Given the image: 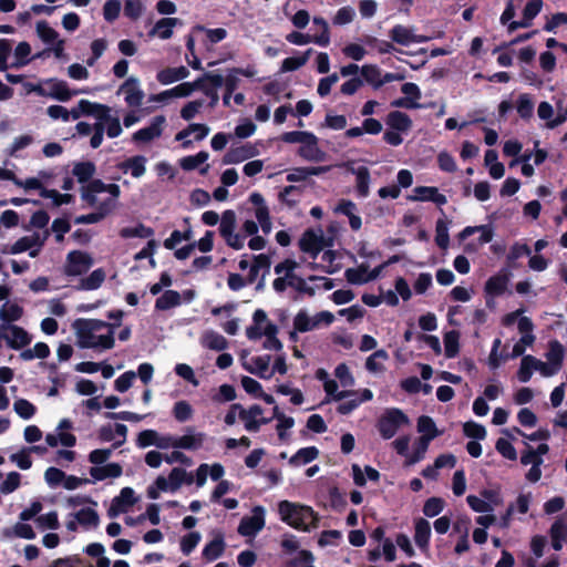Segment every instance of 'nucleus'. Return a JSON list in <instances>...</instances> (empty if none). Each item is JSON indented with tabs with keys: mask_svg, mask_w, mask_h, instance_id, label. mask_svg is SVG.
I'll return each instance as SVG.
<instances>
[{
	"mask_svg": "<svg viewBox=\"0 0 567 567\" xmlns=\"http://www.w3.org/2000/svg\"><path fill=\"white\" fill-rule=\"evenodd\" d=\"M83 115L93 116L96 120L95 133L90 140L92 148H97L102 144L104 132L110 138L117 137L122 133L118 117L111 115V109L107 105L81 100L79 101V109L74 111L73 120H79Z\"/></svg>",
	"mask_w": 567,
	"mask_h": 567,
	"instance_id": "f257e3e1",
	"label": "nucleus"
},
{
	"mask_svg": "<svg viewBox=\"0 0 567 567\" xmlns=\"http://www.w3.org/2000/svg\"><path fill=\"white\" fill-rule=\"evenodd\" d=\"M74 329L82 349L104 351L114 346V326L111 323L97 319H78Z\"/></svg>",
	"mask_w": 567,
	"mask_h": 567,
	"instance_id": "f03ea898",
	"label": "nucleus"
},
{
	"mask_svg": "<svg viewBox=\"0 0 567 567\" xmlns=\"http://www.w3.org/2000/svg\"><path fill=\"white\" fill-rule=\"evenodd\" d=\"M280 520L299 532L309 533L319 525V515L311 506L290 501L278 503Z\"/></svg>",
	"mask_w": 567,
	"mask_h": 567,
	"instance_id": "7ed1b4c3",
	"label": "nucleus"
},
{
	"mask_svg": "<svg viewBox=\"0 0 567 567\" xmlns=\"http://www.w3.org/2000/svg\"><path fill=\"white\" fill-rule=\"evenodd\" d=\"M193 478L181 467H175L171 471L167 477L158 476L154 485L150 486L147 494L150 498L156 499L161 492L174 493L183 485V483L190 484Z\"/></svg>",
	"mask_w": 567,
	"mask_h": 567,
	"instance_id": "20e7f679",
	"label": "nucleus"
},
{
	"mask_svg": "<svg viewBox=\"0 0 567 567\" xmlns=\"http://www.w3.org/2000/svg\"><path fill=\"white\" fill-rule=\"evenodd\" d=\"M334 316L329 311H320L310 316L307 310H300L293 318V331L291 339H296L297 332L312 331L320 326H329L333 322Z\"/></svg>",
	"mask_w": 567,
	"mask_h": 567,
	"instance_id": "39448f33",
	"label": "nucleus"
},
{
	"mask_svg": "<svg viewBox=\"0 0 567 567\" xmlns=\"http://www.w3.org/2000/svg\"><path fill=\"white\" fill-rule=\"evenodd\" d=\"M218 230L228 247L235 250L245 247V235L237 231V218L234 210L227 209L221 214Z\"/></svg>",
	"mask_w": 567,
	"mask_h": 567,
	"instance_id": "423d86ee",
	"label": "nucleus"
},
{
	"mask_svg": "<svg viewBox=\"0 0 567 567\" xmlns=\"http://www.w3.org/2000/svg\"><path fill=\"white\" fill-rule=\"evenodd\" d=\"M338 394H340V396L332 395L330 400L340 402L337 408V411L343 415L350 414L352 411L358 409L363 402H368L373 399V393L369 389H361L358 391L338 390Z\"/></svg>",
	"mask_w": 567,
	"mask_h": 567,
	"instance_id": "0eeeda50",
	"label": "nucleus"
},
{
	"mask_svg": "<svg viewBox=\"0 0 567 567\" xmlns=\"http://www.w3.org/2000/svg\"><path fill=\"white\" fill-rule=\"evenodd\" d=\"M330 246H332V239L327 238L321 228L307 229L299 240L300 249L312 258H317L326 247Z\"/></svg>",
	"mask_w": 567,
	"mask_h": 567,
	"instance_id": "6e6552de",
	"label": "nucleus"
},
{
	"mask_svg": "<svg viewBox=\"0 0 567 567\" xmlns=\"http://www.w3.org/2000/svg\"><path fill=\"white\" fill-rule=\"evenodd\" d=\"M535 372H538L543 378H551L555 375L545 361L532 354L523 355L516 373L518 381L527 383Z\"/></svg>",
	"mask_w": 567,
	"mask_h": 567,
	"instance_id": "1a4fd4ad",
	"label": "nucleus"
},
{
	"mask_svg": "<svg viewBox=\"0 0 567 567\" xmlns=\"http://www.w3.org/2000/svg\"><path fill=\"white\" fill-rule=\"evenodd\" d=\"M103 193L109 194L106 202L107 205H112L120 194V188L116 184H105L100 179H94L82 187V199L93 206L99 203V195Z\"/></svg>",
	"mask_w": 567,
	"mask_h": 567,
	"instance_id": "9d476101",
	"label": "nucleus"
},
{
	"mask_svg": "<svg viewBox=\"0 0 567 567\" xmlns=\"http://www.w3.org/2000/svg\"><path fill=\"white\" fill-rule=\"evenodd\" d=\"M410 423L409 417L399 409H389L378 423L381 436L385 440L393 437L396 432Z\"/></svg>",
	"mask_w": 567,
	"mask_h": 567,
	"instance_id": "9b49d317",
	"label": "nucleus"
},
{
	"mask_svg": "<svg viewBox=\"0 0 567 567\" xmlns=\"http://www.w3.org/2000/svg\"><path fill=\"white\" fill-rule=\"evenodd\" d=\"M266 509L258 505L251 509V516H245L239 523L238 533L245 537H255L266 524Z\"/></svg>",
	"mask_w": 567,
	"mask_h": 567,
	"instance_id": "f8f14e48",
	"label": "nucleus"
},
{
	"mask_svg": "<svg viewBox=\"0 0 567 567\" xmlns=\"http://www.w3.org/2000/svg\"><path fill=\"white\" fill-rule=\"evenodd\" d=\"M383 262L374 269H370V266L365 262L359 265L354 268H349L346 270L344 276L348 282L352 285H363L369 281L377 279L382 270L391 262Z\"/></svg>",
	"mask_w": 567,
	"mask_h": 567,
	"instance_id": "ddd939ff",
	"label": "nucleus"
},
{
	"mask_svg": "<svg viewBox=\"0 0 567 567\" xmlns=\"http://www.w3.org/2000/svg\"><path fill=\"white\" fill-rule=\"evenodd\" d=\"M207 434L197 431L194 426H187L182 435H176L175 450L198 451L204 449Z\"/></svg>",
	"mask_w": 567,
	"mask_h": 567,
	"instance_id": "4468645a",
	"label": "nucleus"
},
{
	"mask_svg": "<svg viewBox=\"0 0 567 567\" xmlns=\"http://www.w3.org/2000/svg\"><path fill=\"white\" fill-rule=\"evenodd\" d=\"M533 330H534V324H533L532 320L528 317L519 318V320H518V331L522 334V337L513 346V350H512V353L509 355L511 358H517V357H522L523 358V355H525L524 353H525L526 349L530 348L534 344L535 340H536V337L533 333Z\"/></svg>",
	"mask_w": 567,
	"mask_h": 567,
	"instance_id": "2eb2a0df",
	"label": "nucleus"
},
{
	"mask_svg": "<svg viewBox=\"0 0 567 567\" xmlns=\"http://www.w3.org/2000/svg\"><path fill=\"white\" fill-rule=\"evenodd\" d=\"M243 368L262 379H270L272 372L270 371L271 357L268 354L249 357L243 353L240 357Z\"/></svg>",
	"mask_w": 567,
	"mask_h": 567,
	"instance_id": "dca6fc26",
	"label": "nucleus"
},
{
	"mask_svg": "<svg viewBox=\"0 0 567 567\" xmlns=\"http://www.w3.org/2000/svg\"><path fill=\"white\" fill-rule=\"evenodd\" d=\"M249 202L254 206L252 215L259 224L261 231L265 235H269L272 229V221L264 196L260 193H251Z\"/></svg>",
	"mask_w": 567,
	"mask_h": 567,
	"instance_id": "f3484780",
	"label": "nucleus"
},
{
	"mask_svg": "<svg viewBox=\"0 0 567 567\" xmlns=\"http://www.w3.org/2000/svg\"><path fill=\"white\" fill-rule=\"evenodd\" d=\"M2 340L13 350H20L31 343V336L23 328L16 324L0 326Z\"/></svg>",
	"mask_w": 567,
	"mask_h": 567,
	"instance_id": "a211bd4d",
	"label": "nucleus"
},
{
	"mask_svg": "<svg viewBox=\"0 0 567 567\" xmlns=\"http://www.w3.org/2000/svg\"><path fill=\"white\" fill-rule=\"evenodd\" d=\"M137 499L138 498L135 496L133 488L123 487L120 494L112 499L111 505L107 508V516L110 518H115L121 514L127 513Z\"/></svg>",
	"mask_w": 567,
	"mask_h": 567,
	"instance_id": "6ab92c4d",
	"label": "nucleus"
},
{
	"mask_svg": "<svg viewBox=\"0 0 567 567\" xmlns=\"http://www.w3.org/2000/svg\"><path fill=\"white\" fill-rule=\"evenodd\" d=\"M93 265L92 257L83 251L74 250L68 254L64 274L66 276H81Z\"/></svg>",
	"mask_w": 567,
	"mask_h": 567,
	"instance_id": "aec40b11",
	"label": "nucleus"
},
{
	"mask_svg": "<svg viewBox=\"0 0 567 567\" xmlns=\"http://www.w3.org/2000/svg\"><path fill=\"white\" fill-rule=\"evenodd\" d=\"M275 327L276 324L268 319L267 313L258 309L252 315V324L246 329V336L249 340H258L268 332H274Z\"/></svg>",
	"mask_w": 567,
	"mask_h": 567,
	"instance_id": "412c9836",
	"label": "nucleus"
},
{
	"mask_svg": "<svg viewBox=\"0 0 567 567\" xmlns=\"http://www.w3.org/2000/svg\"><path fill=\"white\" fill-rule=\"evenodd\" d=\"M410 202H431L437 206H443L447 203L444 194L440 193L437 187L434 186H416L408 196Z\"/></svg>",
	"mask_w": 567,
	"mask_h": 567,
	"instance_id": "4be33fe9",
	"label": "nucleus"
},
{
	"mask_svg": "<svg viewBox=\"0 0 567 567\" xmlns=\"http://www.w3.org/2000/svg\"><path fill=\"white\" fill-rule=\"evenodd\" d=\"M45 85L49 87L48 97L61 102H66L74 95L87 93L85 90H71L65 81L58 79L45 80Z\"/></svg>",
	"mask_w": 567,
	"mask_h": 567,
	"instance_id": "5701e85b",
	"label": "nucleus"
},
{
	"mask_svg": "<svg viewBox=\"0 0 567 567\" xmlns=\"http://www.w3.org/2000/svg\"><path fill=\"white\" fill-rule=\"evenodd\" d=\"M118 95L124 97L125 103L130 107H136L142 104V90L140 81L136 78H128L118 89Z\"/></svg>",
	"mask_w": 567,
	"mask_h": 567,
	"instance_id": "b1692460",
	"label": "nucleus"
},
{
	"mask_svg": "<svg viewBox=\"0 0 567 567\" xmlns=\"http://www.w3.org/2000/svg\"><path fill=\"white\" fill-rule=\"evenodd\" d=\"M262 412L261 406L257 404L251 405L248 409L241 408L240 420L244 422L247 431L257 432L262 424H267L269 422V419L262 417Z\"/></svg>",
	"mask_w": 567,
	"mask_h": 567,
	"instance_id": "393cba45",
	"label": "nucleus"
},
{
	"mask_svg": "<svg viewBox=\"0 0 567 567\" xmlns=\"http://www.w3.org/2000/svg\"><path fill=\"white\" fill-rule=\"evenodd\" d=\"M543 8L542 0H530L526 3L523 10V18L519 21H512L508 24V31L513 32L517 29L529 28L533 20L539 14Z\"/></svg>",
	"mask_w": 567,
	"mask_h": 567,
	"instance_id": "a878e982",
	"label": "nucleus"
},
{
	"mask_svg": "<svg viewBox=\"0 0 567 567\" xmlns=\"http://www.w3.org/2000/svg\"><path fill=\"white\" fill-rule=\"evenodd\" d=\"M259 228V224L254 219H246L241 224L239 233L245 235V239L251 237L247 243L251 250H262L267 245V240L258 235Z\"/></svg>",
	"mask_w": 567,
	"mask_h": 567,
	"instance_id": "bb28decb",
	"label": "nucleus"
},
{
	"mask_svg": "<svg viewBox=\"0 0 567 567\" xmlns=\"http://www.w3.org/2000/svg\"><path fill=\"white\" fill-rule=\"evenodd\" d=\"M259 154L257 146L246 143L244 145L231 147L224 156V164H238L249 158L256 157Z\"/></svg>",
	"mask_w": 567,
	"mask_h": 567,
	"instance_id": "cd10ccee",
	"label": "nucleus"
},
{
	"mask_svg": "<svg viewBox=\"0 0 567 567\" xmlns=\"http://www.w3.org/2000/svg\"><path fill=\"white\" fill-rule=\"evenodd\" d=\"M401 91L405 95V97L393 101V106L405 109L420 107L419 100L421 99L422 94L420 87L415 83H404L401 87Z\"/></svg>",
	"mask_w": 567,
	"mask_h": 567,
	"instance_id": "c85d7f7f",
	"label": "nucleus"
},
{
	"mask_svg": "<svg viewBox=\"0 0 567 567\" xmlns=\"http://www.w3.org/2000/svg\"><path fill=\"white\" fill-rule=\"evenodd\" d=\"M298 154L310 162H321L326 157V153L319 147L318 137L310 133L309 137L300 145Z\"/></svg>",
	"mask_w": 567,
	"mask_h": 567,
	"instance_id": "c756f323",
	"label": "nucleus"
},
{
	"mask_svg": "<svg viewBox=\"0 0 567 567\" xmlns=\"http://www.w3.org/2000/svg\"><path fill=\"white\" fill-rule=\"evenodd\" d=\"M224 78L220 74L205 73L195 81L196 90H200L205 95L217 99V90L223 85Z\"/></svg>",
	"mask_w": 567,
	"mask_h": 567,
	"instance_id": "7c9ffc66",
	"label": "nucleus"
},
{
	"mask_svg": "<svg viewBox=\"0 0 567 567\" xmlns=\"http://www.w3.org/2000/svg\"><path fill=\"white\" fill-rule=\"evenodd\" d=\"M546 363L550 368V370L556 375L560 372L563 364H564V358H565V349L564 346L557 341L551 340L548 343V350L545 353Z\"/></svg>",
	"mask_w": 567,
	"mask_h": 567,
	"instance_id": "2f4dec72",
	"label": "nucleus"
},
{
	"mask_svg": "<svg viewBox=\"0 0 567 567\" xmlns=\"http://www.w3.org/2000/svg\"><path fill=\"white\" fill-rule=\"evenodd\" d=\"M390 38L392 41L401 45H410L412 43H423L427 38L417 35L414 33L412 28H408L401 24L393 27L390 31Z\"/></svg>",
	"mask_w": 567,
	"mask_h": 567,
	"instance_id": "473e14b6",
	"label": "nucleus"
},
{
	"mask_svg": "<svg viewBox=\"0 0 567 567\" xmlns=\"http://www.w3.org/2000/svg\"><path fill=\"white\" fill-rule=\"evenodd\" d=\"M176 435L159 433L154 430H144V446L154 445L161 450H175Z\"/></svg>",
	"mask_w": 567,
	"mask_h": 567,
	"instance_id": "72a5a7b5",
	"label": "nucleus"
},
{
	"mask_svg": "<svg viewBox=\"0 0 567 567\" xmlns=\"http://www.w3.org/2000/svg\"><path fill=\"white\" fill-rule=\"evenodd\" d=\"M551 547L560 550L563 544L567 540V514L559 515L549 528Z\"/></svg>",
	"mask_w": 567,
	"mask_h": 567,
	"instance_id": "f704fd0d",
	"label": "nucleus"
},
{
	"mask_svg": "<svg viewBox=\"0 0 567 567\" xmlns=\"http://www.w3.org/2000/svg\"><path fill=\"white\" fill-rule=\"evenodd\" d=\"M347 168L355 176V188L361 197H367L370 193V172L365 166H354V163H348Z\"/></svg>",
	"mask_w": 567,
	"mask_h": 567,
	"instance_id": "c9c22d12",
	"label": "nucleus"
},
{
	"mask_svg": "<svg viewBox=\"0 0 567 567\" xmlns=\"http://www.w3.org/2000/svg\"><path fill=\"white\" fill-rule=\"evenodd\" d=\"M199 343L202 347L214 351H224L228 348L227 339L214 330L204 331L199 338Z\"/></svg>",
	"mask_w": 567,
	"mask_h": 567,
	"instance_id": "e433bc0d",
	"label": "nucleus"
},
{
	"mask_svg": "<svg viewBox=\"0 0 567 567\" xmlns=\"http://www.w3.org/2000/svg\"><path fill=\"white\" fill-rule=\"evenodd\" d=\"M431 538V525L424 518H417L414 523V542L422 551L429 550Z\"/></svg>",
	"mask_w": 567,
	"mask_h": 567,
	"instance_id": "4c0bfd02",
	"label": "nucleus"
},
{
	"mask_svg": "<svg viewBox=\"0 0 567 567\" xmlns=\"http://www.w3.org/2000/svg\"><path fill=\"white\" fill-rule=\"evenodd\" d=\"M209 127L205 124L194 123L187 128L178 132L175 136L176 141H183V147L187 148L190 145V141L186 140L188 136L194 135L196 141L204 140L209 134Z\"/></svg>",
	"mask_w": 567,
	"mask_h": 567,
	"instance_id": "58836bf2",
	"label": "nucleus"
},
{
	"mask_svg": "<svg viewBox=\"0 0 567 567\" xmlns=\"http://www.w3.org/2000/svg\"><path fill=\"white\" fill-rule=\"evenodd\" d=\"M316 267L323 272L334 274L341 268V260L336 251L331 249L322 250Z\"/></svg>",
	"mask_w": 567,
	"mask_h": 567,
	"instance_id": "ea45409f",
	"label": "nucleus"
},
{
	"mask_svg": "<svg viewBox=\"0 0 567 567\" xmlns=\"http://www.w3.org/2000/svg\"><path fill=\"white\" fill-rule=\"evenodd\" d=\"M177 24H181V20L177 18H162L155 23L148 35L157 37L162 40L169 39Z\"/></svg>",
	"mask_w": 567,
	"mask_h": 567,
	"instance_id": "a19ab883",
	"label": "nucleus"
},
{
	"mask_svg": "<svg viewBox=\"0 0 567 567\" xmlns=\"http://www.w3.org/2000/svg\"><path fill=\"white\" fill-rule=\"evenodd\" d=\"M122 467L117 463H107L105 465H97L90 468L92 482L103 481L105 478H116L121 476Z\"/></svg>",
	"mask_w": 567,
	"mask_h": 567,
	"instance_id": "79ce46f5",
	"label": "nucleus"
},
{
	"mask_svg": "<svg viewBox=\"0 0 567 567\" xmlns=\"http://www.w3.org/2000/svg\"><path fill=\"white\" fill-rule=\"evenodd\" d=\"M416 427L417 432L421 433L420 439L429 443L443 433L436 427L433 419L427 415H422L417 419Z\"/></svg>",
	"mask_w": 567,
	"mask_h": 567,
	"instance_id": "37998d69",
	"label": "nucleus"
},
{
	"mask_svg": "<svg viewBox=\"0 0 567 567\" xmlns=\"http://www.w3.org/2000/svg\"><path fill=\"white\" fill-rule=\"evenodd\" d=\"M508 282L507 274H497L486 281L484 290L489 297H498L506 291Z\"/></svg>",
	"mask_w": 567,
	"mask_h": 567,
	"instance_id": "c03bdc74",
	"label": "nucleus"
},
{
	"mask_svg": "<svg viewBox=\"0 0 567 567\" xmlns=\"http://www.w3.org/2000/svg\"><path fill=\"white\" fill-rule=\"evenodd\" d=\"M189 71L185 66H178V68H167L164 70H161L156 78L159 83L164 85L172 84L174 82L184 80L188 76Z\"/></svg>",
	"mask_w": 567,
	"mask_h": 567,
	"instance_id": "a18cd8bd",
	"label": "nucleus"
},
{
	"mask_svg": "<svg viewBox=\"0 0 567 567\" xmlns=\"http://www.w3.org/2000/svg\"><path fill=\"white\" fill-rule=\"evenodd\" d=\"M272 417L277 420L276 430L279 439L286 441L288 439V430L295 425V420L284 414L277 405L272 409Z\"/></svg>",
	"mask_w": 567,
	"mask_h": 567,
	"instance_id": "49530a36",
	"label": "nucleus"
},
{
	"mask_svg": "<svg viewBox=\"0 0 567 567\" xmlns=\"http://www.w3.org/2000/svg\"><path fill=\"white\" fill-rule=\"evenodd\" d=\"M106 277L105 271L102 268L93 270L87 277L82 278L76 286L78 290H95L101 287Z\"/></svg>",
	"mask_w": 567,
	"mask_h": 567,
	"instance_id": "de8ad7c7",
	"label": "nucleus"
},
{
	"mask_svg": "<svg viewBox=\"0 0 567 567\" xmlns=\"http://www.w3.org/2000/svg\"><path fill=\"white\" fill-rule=\"evenodd\" d=\"M225 550V542L224 537L220 533L216 534L213 540L207 543L203 549V557L208 560L213 561L216 560L218 557L221 556V554Z\"/></svg>",
	"mask_w": 567,
	"mask_h": 567,
	"instance_id": "09e8293b",
	"label": "nucleus"
},
{
	"mask_svg": "<svg viewBox=\"0 0 567 567\" xmlns=\"http://www.w3.org/2000/svg\"><path fill=\"white\" fill-rule=\"evenodd\" d=\"M516 111L520 118L529 121L534 114L535 102L530 94L522 93L515 103Z\"/></svg>",
	"mask_w": 567,
	"mask_h": 567,
	"instance_id": "8fccbe9b",
	"label": "nucleus"
},
{
	"mask_svg": "<svg viewBox=\"0 0 567 567\" xmlns=\"http://www.w3.org/2000/svg\"><path fill=\"white\" fill-rule=\"evenodd\" d=\"M75 518L78 519L80 526L84 529L96 528L100 523L99 514L95 509L91 507L81 508L76 513H74Z\"/></svg>",
	"mask_w": 567,
	"mask_h": 567,
	"instance_id": "3c124183",
	"label": "nucleus"
},
{
	"mask_svg": "<svg viewBox=\"0 0 567 567\" xmlns=\"http://www.w3.org/2000/svg\"><path fill=\"white\" fill-rule=\"evenodd\" d=\"M166 126V117L164 115L154 116L150 124L144 127V142L158 138Z\"/></svg>",
	"mask_w": 567,
	"mask_h": 567,
	"instance_id": "603ef678",
	"label": "nucleus"
},
{
	"mask_svg": "<svg viewBox=\"0 0 567 567\" xmlns=\"http://www.w3.org/2000/svg\"><path fill=\"white\" fill-rule=\"evenodd\" d=\"M73 423L69 419H63L60 421L59 425L55 429L58 433L59 444L65 447H72L76 443V437L66 431L71 430Z\"/></svg>",
	"mask_w": 567,
	"mask_h": 567,
	"instance_id": "864d4df0",
	"label": "nucleus"
},
{
	"mask_svg": "<svg viewBox=\"0 0 567 567\" xmlns=\"http://www.w3.org/2000/svg\"><path fill=\"white\" fill-rule=\"evenodd\" d=\"M23 315V309L18 303L4 302L0 308V319L2 324H11L18 321Z\"/></svg>",
	"mask_w": 567,
	"mask_h": 567,
	"instance_id": "5fc2aeb1",
	"label": "nucleus"
},
{
	"mask_svg": "<svg viewBox=\"0 0 567 567\" xmlns=\"http://www.w3.org/2000/svg\"><path fill=\"white\" fill-rule=\"evenodd\" d=\"M388 125L399 132H408L412 126V121L403 112L394 111L388 115Z\"/></svg>",
	"mask_w": 567,
	"mask_h": 567,
	"instance_id": "6e6d98bb",
	"label": "nucleus"
},
{
	"mask_svg": "<svg viewBox=\"0 0 567 567\" xmlns=\"http://www.w3.org/2000/svg\"><path fill=\"white\" fill-rule=\"evenodd\" d=\"M360 72L365 82L372 85L374 89L382 86V71L375 64H364L361 66Z\"/></svg>",
	"mask_w": 567,
	"mask_h": 567,
	"instance_id": "4d7b16f0",
	"label": "nucleus"
},
{
	"mask_svg": "<svg viewBox=\"0 0 567 567\" xmlns=\"http://www.w3.org/2000/svg\"><path fill=\"white\" fill-rule=\"evenodd\" d=\"M118 169L124 175H131L132 177L138 178L142 176V155H136L127 158L118 164Z\"/></svg>",
	"mask_w": 567,
	"mask_h": 567,
	"instance_id": "13d9d810",
	"label": "nucleus"
},
{
	"mask_svg": "<svg viewBox=\"0 0 567 567\" xmlns=\"http://www.w3.org/2000/svg\"><path fill=\"white\" fill-rule=\"evenodd\" d=\"M389 359L384 350H377L365 361V368L371 373H379L384 370V362Z\"/></svg>",
	"mask_w": 567,
	"mask_h": 567,
	"instance_id": "bf43d9fd",
	"label": "nucleus"
},
{
	"mask_svg": "<svg viewBox=\"0 0 567 567\" xmlns=\"http://www.w3.org/2000/svg\"><path fill=\"white\" fill-rule=\"evenodd\" d=\"M460 351V332L456 330L447 331L444 334V352L446 358H455Z\"/></svg>",
	"mask_w": 567,
	"mask_h": 567,
	"instance_id": "052dcab7",
	"label": "nucleus"
},
{
	"mask_svg": "<svg viewBox=\"0 0 567 567\" xmlns=\"http://www.w3.org/2000/svg\"><path fill=\"white\" fill-rule=\"evenodd\" d=\"M312 53V49H308L305 53L298 56H290L282 61L280 71L281 72H291L303 66L308 60L310 54Z\"/></svg>",
	"mask_w": 567,
	"mask_h": 567,
	"instance_id": "680f3d73",
	"label": "nucleus"
},
{
	"mask_svg": "<svg viewBox=\"0 0 567 567\" xmlns=\"http://www.w3.org/2000/svg\"><path fill=\"white\" fill-rule=\"evenodd\" d=\"M95 173V165L92 162H80L73 166L72 174L79 183L89 182Z\"/></svg>",
	"mask_w": 567,
	"mask_h": 567,
	"instance_id": "e2e57ef3",
	"label": "nucleus"
},
{
	"mask_svg": "<svg viewBox=\"0 0 567 567\" xmlns=\"http://www.w3.org/2000/svg\"><path fill=\"white\" fill-rule=\"evenodd\" d=\"M35 30L38 37L49 45L60 40L59 33L44 20L37 23Z\"/></svg>",
	"mask_w": 567,
	"mask_h": 567,
	"instance_id": "0e129e2a",
	"label": "nucleus"
},
{
	"mask_svg": "<svg viewBox=\"0 0 567 567\" xmlns=\"http://www.w3.org/2000/svg\"><path fill=\"white\" fill-rule=\"evenodd\" d=\"M181 305V295L175 290H166L156 300V308L159 310H167Z\"/></svg>",
	"mask_w": 567,
	"mask_h": 567,
	"instance_id": "69168bd1",
	"label": "nucleus"
},
{
	"mask_svg": "<svg viewBox=\"0 0 567 567\" xmlns=\"http://www.w3.org/2000/svg\"><path fill=\"white\" fill-rule=\"evenodd\" d=\"M319 452L316 447L309 446L300 449L291 458L290 464L296 466H301L310 463L315 458H317Z\"/></svg>",
	"mask_w": 567,
	"mask_h": 567,
	"instance_id": "338daca9",
	"label": "nucleus"
},
{
	"mask_svg": "<svg viewBox=\"0 0 567 567\" xmlns=\"http://www.w3.org/2000/svg\"><path fill=\"white\" fill-rule=\"evenodd\" d=\"M14 412L23 420H30L37 413V408L27 399H17L13 403Z\"/></svg>",
	"mask_w": 567,
	"mask_h": 567,
	"instance_id": "774afa93",
	"label": "nucleus"
}]
</instances>
